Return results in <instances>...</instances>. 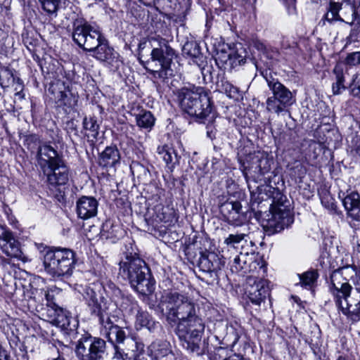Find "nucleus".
<instances>
[{
  "label": "nucleus",
  "mask_w": 360,
  "mask_h": 360,
  "mask_svg": "<svg viewBox=\"0 0 360 360\" xmlns=\"http://www.w3.org/2000/svg\"><path fill=\"white\" fill-rule=\"evenodd\" d=\"M158 307L167 321H179L176 335L183 347L191 353L202 354L200 344L205 324L196 315L191 300L178 292L165 290L160 298Z\"/></svg>",
  "instance_id": "obj_1"
},
{
  "label": "nucleus",
  "mask_w": 360,
  "mask_h": 360,
  "mask_svg": "<svg viewBox=\"0 0 360 360\" xmlns=\"http://www.w3.org/2000/svg\"><path fill=\"white\" fill-rule=\"evenodd\" d=\"M72 39L84 50L93 52L97 60L118 66L119 54L108 46L101 31L83 19H77L73 23Z\"/></svg>",
  "instance_id": "obj_2"
},
{
  "label": "nucleus",
  "mask_w": 360,
  "mask_h": 360,
  "mask_svg": "<svg viewBox=\"0 0 360 360\" xmlns=\"http://www.w3.org/2000/svg\"><path fill=\"white\" fill-rule=\"evenodd\" d=\"M346 269L347 267H343L332 274L330 290L342 312L352 322H356L360 320V287L352 288L342 278Z\"/></svg>",
  "instance_id": "obj_3"
},
{
  "label": "nucleus",
  "mask_w": 360,
  "mask_h": 360,
  "mask_svg": "<svg viewBox=\"0 0 360 360\" xmlns=\"http://www.w3.org/2000/svg\"><path fill=\"white\" fill-rule=\"evenodd\" d=\"M181 110L197 120L202 121L212 112L210 98L201 86L184 87L177 93Z\"/></svg>",
  "instance_id": "obj_4"
},
{
  "label": "nucleus",
  "mask_w": 360,
  "mask_h": 360,
  "mask_svg": "<svg viewBox=\"0 0 360 360\" xmlns=\"http://www.w3.org/2000/svg\"><path fill=\"white\" fill-rule=\"evenodd\" d=\"M149 269L145 262L136 255H127L120 262V274L129 280L131 287L142 295L151 293L153 282L147 278Z\"/></svg>",
  "instance_id": "obj_5"
},
{
  "label": "nucleus",
  "mask_w": 360,
  "mask_h": 360,
  "mask_svg": "<svg viewBox=\"0 0 360 360\" xmlns=\"http://www.w3.org/2000/svg\"><path fill=\"white\" fill-rule=\"evenodd\" d=\"M75 262V252L68 248L50 249L44 255L46 272L56 278L70 276Z\"/></svg>",
  "instance_id": "obj_6"
},
{
  "label": "nucleus",
  "mask_w": 360,
  "mask_h": 360,
  "mask_svg": "<svg viewBox=\"0 0 360 360\" xmlns=\"http://www.w3.org/2000/svg\"><path fill=\"white\" fill-rule=\"evenodd\" d=\"M266 82L273 94L266 102L268 111L279 115L295 102L292 93L277 79H266Z\"/></svg>",
  "instance_id": "obj_7"
},
{
  "label": "nucleus",
  "mask_w": 360,
  "mask_h": 360,
  "mask_svg": "<svg viewBox=\"0 0 360 360\" xmlns=\"http://www.w3.org/2000/svg\"><path fill=\"white\" fill-rule=\"evenodd\" d=\"M105 342L90 335H83L76 345V355L79 360H101L105 354Z\"/></svg>",
  "instance_id": "obj_8"
},
{
  "label": "nucleus",
  "mask_w": 360,
  "mask_h": 360,
  "mask_svg": "<svg viewBox=\"0 0 360 360\" xmlns=\"http://www.w3.org/2000/svg\"><path fill=\"white\" fill-rule=\"evenodd\" d=\"M159 47L154 48L151 51V59L158 61L160 66V70L153 72L155 77L165 79L167 77L168 71L173 58L175 56L174 50L168 44V41L162 38L159 39Z\"/></svg>",
  "instance_id": "obj_9"
},
{
  "label": "nucleus",
  "mask_w": 360,
  "mask_h": 360,
  "mask_svg": "<svg viewBox=\"0 0 360 360\" xmlns=\"http://www.w3.org/2000/svg\"><path fill=\"white\" fill-rule=\"evenodd\" d=\"M356 16L360 19V0L357 11H356L352 1L340 5L330 4L326 14V19L329 22L340 20L352 24L356 19Z\"/></svg>",
  "instance_id": "obj_10"
},
{
  "label": "nucleus",
  "mask_w": 360,
  "mask_h": 360,
  "mask_svg": "<svg viewBox=\"0 0 360 360\" xmlns=\"http://www.w3.org/2000/svg\"><path fill=\"white\" fill-rule=\"evenodd\" d=\"M293 222L290 209L284 205H274L271 207V217L266 227L271 233L280 232Z\"/></svg>",
  "instance_id": "obj_11"
},
{
  "label": "nucleus",
  "mask_w": 360,
  "mask_h": 360,
  "mask_svg": "<svg viewBox=\"0 0 360 360\" xmlns=\"http://www.w3.org/2000/svg\"><path fill=\"white\" fill-rule=\"evenodd\" d=\"M0 249L8 257L16 258L24 262L27 258L20 248L19 242L15 240L13 233L7 228L0 225Z\"/></svg>",
  "instance_id": "obj_12"
},
{
  "label": "nucleus",
  "mask_w": 360,
  "mask_h": 360,
  "mask_svg": "<svg viewBox=\"0 0 360 360\" xmlns=\"http://www.w3.org/2000/svg\"><path fill=\"white\" fill-rule=\"evenodd\" d=\"M246 293L252 303L259 305L269 295L268 281L250 276L247 278Z\"/></svg>",
  "instance_id": "obj_13"
},
{
  "label": "nucleus",
  "mask_w": 360,
  "mask_h": 360,
  "mask_svg": "<svg viewBox=\"0 0 360 360\" xmlns=\"http://www.w3.org/2000/svg\"><path fill=\"white\" fill-rule=\"evenodd\" d=\"M101 333L112 344L122 343L126 338L125 331L109 316L108 313H101L100 315Z\"/></svg>",
  "instance_id": "obj_14"
},
{
  "label": "nucleus",
  "mask_w": 360,
  "mask_h": 360,
  "mask_svg": "<svg viewBox=\"0 0 360 360\" xmlns=\"http://www.w3.org/2000/svg\"><path fill=\"white\" fill-rule=\"evenodd\" d=\"M37 160L39 166L43 172L49 170L56 163L63 160L62 158L50 145L44 144L40 146L37 150Z\"/></svg>",
  "instance_id": "obj_15"
},
{
  "label": "nucleus",
  "mask_w": 360,
  "mask_h": 360,
  "mask_svg": "<svg viewBox=\"0 0 360 360\" xmlns=\"http://www.w3.org/2000/svg\"><path fill=\"white\" fill-rule=\"evenodd\" d=\"M43 173L46 176L48 182L53 186L65 185L70 179V170L63 160Z\"/></svg>",
  "instance_id": "obj_16"
},
{
  "label": "nucleus",
  "mask_w": 360,
  "mask_h": 360,
  "mask_svg": "<svg viewBox=\"0 0 360 360\" xmlns=\"http://www.w3.org/2000/svg\"><path fill=\"white\" fill-rule=\"evenodd\" d=\"M241 209L242 205L240 202L233 201L223 204L221 211L230 224L239 226L245 220V216L241 212Z\"/></svg>",
  "instance_id": "obj_17"
},
{
  "label": "nucleus",
  "mask_w": 360,
  "mask_h": 360,
  "mask_svg": "<svg viewBox=\"0 0 360 360\" xmlns=\"http://www.w3.org/2000/svg\"><path fill=\"white\" fill-rule=\"evenodd\" d=\"M98 206V202L94 197L82 196L77 201V214L82 219H90L97 214Z\"/></svg>",
  "instance_id": "obj_18"
},
{
  "label": "nucleus",
  "mask_w": 360,
  "mask_h": 360,
  "mask_svg": "<svg viewBox=\"0 0 360 360\" xmlns=\"http://www.w3.org/2000/svg\"><path fill=\"white\" fill-rule=\"evenodd\" d=\"M224 262L213 252H203L199 259L198 266L205 272H214L220 270Z\"/></svg>",
  "instance_id": "obj_19"
},
{
  "label": "nucleus",
  "mask_w": 360,
  "mask_h": 360,
  "mask_svg": "<svg viewBox=\"0 0 360 360\" xmlns=\"http://www.w3.org/2000/svg\"><path fill=\"white\" fill-rule=\"evenodd\" d=\"M46 317L48 321L58 327L66 328L70 325V317L68 311L58 305L46 308Z\"/></svg>",
  "instance_id": "obj_20"
},
{
  "label": "nucleus",
  "mask_w": 360,
  "mask_h": 360,
  "mask_svg": "<svg viewBox=\"0 0 360 360\" xmlns=\"http://www.w3.org/2000/svg\"><path fill=\"white\" fill-rule=\"evenodd\" d=\"M342 204L347 217L360 221V195L354 191L348 193L343 198Z\"/></svg>",
  "instance_id": "obj_21"
},
{
  "label": "nucleus",
  "mask_w": 360,
  "mask_h": 360,
  "mask_svg": "<svg viewBox=\"0 0 360 360\" xmlns=\"http://www.w3.org/2000/svg\"><path fill=\"white\" fill-rule=\"evenodd\" d=\"M127 345L129 348L127 352L120 349L117 346H115V357L117 359H122L123 360H137V358L143 352V344L138 342L134 340H129L127 342Z\"/></svg>",
  "instance_id": "obj_22"
},
{
  "label": "nucleus",
  "mask_w": 360,
  "mask_h": 360,
  "mask_svg": "<svg viewBox=\"0 0 360 360\" xmlns=\"http://www.w3.org/2000/svg\"><path fill=\"white\" fill-rule=\"evenodd\" d=\"M120 154L115 146H108L100 154L98 164L101 167L109 168L115 167L120 162Z\"/></svg>",
  "instance_id": "obj_23"
},
{
  "label": "nucleus",
  "mask_w": 360,
  "mask_h": 360,
  "mask_svg": "<svg viewBox=\"0 0 360 360\" xmlns=\"http://www.w3.org/2000/svg\"><path fill=\"white\" fill-rule=\"evenodd\" d=\"M84 299L86 300L88 306L91 308L93 313L105 314L108 307H103L98 302V296L96 292L89 287H86L82 293Z\"/></svg>",
  "instance_id": "obj_24"
},
{
  "label": "nucleus",
  "mask_w": 360,
  "mask_h": 360,
  "mask_svg": "<svg viewBox=\"0 0 360 360\" xmlns=\"http://www.w3.org/2000/svg\"><path fill=\"white\" fill-rule=\"evenodd\" d=\"M217 61H220L221 63L234 68L237 65H241L245 63V58L235 51H231L226 53L224 51H221L217 53L216 58Z\"/></svg>",
  "instance_id": "obj_25"
},
{
  "label": "nucleus",
  "mask_w": 360,
  "mask_h": 360,
  "mask_svg": "<svg viewBox=\"0 0 360 360\" xmlns=\"http://www.w3.org/2000/svg\"><path fill=\"white\" fill-rule=\"evenodd\" d=\"M136 121L139 127L150 131L155 124V119L150 111L141 110L136 115Z\"/></svg>",
  "instance_id": "obj_26"
},
{
  "label": "nucleus",
  "mask_w": 360,
  "mask_h": 360,
  "mask_svg": "<svg viewBox=\"0 0 360 360\" xmlns=\"http://www.w3.org/2000/svg\"><path fill=\"white\" fill-rule=\"evenodd\" d=\"M150 354L155 359L167 356L169 352V344L165 341H155L148 348Z\"/></svg>",
  "instance_id": "obj_27"
},
{
  "label": "nucleus",
  "mask_w": 360,
  "mask_h": 360,
  "mask_svg": "<svg viewBox=\"0 0 360 360\" xmlns=\"http://www.w3.org/2000/svg\"><path fill=\"white\" fill-rule=\"evenodd\" d=\"M217 86L221 91H224L229 98L237 100L243 96L239 89L233 86L229 81L225 79H221L219 81L217 82Z\"/></svg>",
  "instance_id": "obj_28"
},
{
  "label": "nucleus",
  "mask_w": 360,
  "mask_h": 360,
  "mask_svg": "<svg viewBox=\"0 0 360 360\" xmlns=\"http://www.w3.org/2000/svg\"><path fill=\"white\" fill-rule=\"evenodd\" d=\"M17 77H14L12 70L8 68H3L0 70V85L6 89L13 84Z\"/></svg>",
  "instance_id": "obj_29"
},
{
  "label": "nucleus",
  "mask_w": 360,
  "mask_h": 360,
  "mask_svg": "<svg viewBox=\"0 0 360 360\" xmlns=\"http://www.w3.org/2000/svg\"><path fill=\"white\" fill-rule=\"evenodd\" d=\"M136 323L141 327H146L149 330H152L159 326V323H155L150 319L149 314L143 311H139L136 314Z\"/></svg>",
  "instance_id": "obj_30"
},
{
  "label": "nucleus",
  "mask_w": 360,
  "mask_h": 360,
  "mask_svg": "<svg viewBox=\"0 0 360 360\" xmlns=\"http://www.w3.org/2000/svg\"><path fill=\"white\" fill-rule=\"evenodd\" d=\"M300 283L302 287L311 288L318 278L316 271H309L299 275Z\"/></svg>",
  "instance_id": "obj_31"
},
{
  "label": "nucleus",
  "mask_w": 360,
  "mask_h": 360,
  "mask_svg": "<svg viewBox=\"0 0 360 360\" xmlns=\"http://www.w3.org/2000/svg\"><path fill=\"white\" fill-rule=\"evenodd\" d=\"M158 153L167 165L172 163L174 159L176 158L174 150L167 146H159Z\"/></svg>",
  "instance_id": "obj_32"
},
{
  "label": "nucleus",
  "mask_w": 360,
  "mask_h": 360,
  "mask_svg": "<svg viewBox=\"0 0 360 360\" xmlns=\"http://www.w3.org/2000/svg\"><path fill=\"white\" fill-rule=\"evenodd\" d=\"M42 9L49 14H55L59 9L62 0H39Z\"/></svg>",
  "instance_id": "obj_33"
},
{
  "label": "nucleus",
  "mask_w": 360,
  "mask_h": 360,
  "mask_svg": "<svg viewBox=\"0 0 360 360\" xmlns=\"http://www.w3.org/2000/svg\"><path fill=\"white\" fill-rule=\"evenodd\" d=\"M83 127L86 130L89 131V136L94 139H96L98 134L99 126L94 117H84L83 120Z\"/></svg>",
  "instance_id": "obj_34"
},
{
  "label": "nucleus",
  "mask_w": 360,
  "mask_h": 360,
  "mask_svg": "<svg viewBox=\"0 0 360 360\" xmlns=\"http://www.w3.org/2000/svg\"><path fill=\"white\" fill-rule=\"evenodd\" d=\"M59 290L56 287L49 288L47 290H41V294L45 296L46 303V308L53 307V305H57L54 302V297L56 293H58Z\"/></svg>",
  "instance_id": "obj_35"
},
{
  "label": "nucleus",
  "mask_w": 360,
  "mask_h": 360,
  "mask_svg": "<svg viewBox=\"0 0 360 360\" xmlns=\"http://www.w3.org/2000/svg\"><path fill=\"white\" fill-rule=\"evenodd\" d=\"M246 236L244 233L230 234L224 240V243L230 248H236Z\"/></svg>",
  "instance_id": "obj_36"
},
{
  "label": "nucleus",
  "mask_w": 360,
  "mask_h": 360,
  "mask_svg": "<svg viewBox=\"0 0 360 360\" xmlns=\"http://www.w3.org/2000/svg\"><path fill=\"white\" fill-rule=\"evenodd\" d=\"M321 204L329 210H333L336 207L335 200L329 193L323 195L321 197Z\"/></svg>",
  "instance_id": "obj_37"
},
{
  "label": "nucleus",
  "mask_w": 360,
  "mask_h": 360,
  "mask_svg": "<svg viewBox=\"0 0 360 360\" xmlns=\"http://www.w3.org/2000/svg\"><path fill=\"white\" fill-rule=\"evenodd\" d=\"M351 94L354 96L360 98V75H356L350 84Z\"/></svg>",
  "instance_id": "obj_38"
},
{
  "label": "nucleus",
  "mask_w": 360,
  "mask_h": 360,
  "mask_svg": "<svg viewBox=\"0 0 360 360\" xmlns=\"http://www.w3.org/2000/svg\"><path fill=\"white\" fill-rule=\"evenodd\" d=\"M345 62L352 66L360 65V51L349 53L345 58Z\"/></svg>",
  "instance_id": "obj_39"
},
{
  "label": "nucleus",
  "mask_w": 360,
  "mask_h": 360,
  "mask_svg": "<svg viewBox=\"0 0 360 360\" xmlns=\"http://www.w3.org/2000/svg\"><path fill=\"white\" fill-rule=\"evenodd\" d=\"M351 139L352 151H354L360 158V136L351 134L348 136Z\"/></svg>",
  "instance_id": "obj_40"
},
{
  "label": "nucleus",
  "mask_w": 360,
  "mask_h": 360,
  "mask_svg": "<svg viewBox=\"0 0 360 360\" xmlns=\"http://www.w3.org/2000/svg\"><path fill=\"white\" fill-rule=\"evenodd\" d=\"M333 74L335 76V80L337 82L344 84L345 77L342 65H341L340 64H337L333 69Z\"/></svg>",
  "instance_id": "obj_41"
},
{
  "label": "nucleus",
  "mask_w": 360,
  "mask_h": 360,
  "mask_svg": "<svg viewBox=\"0 0 360 360\" xmlns=\"http://www.w3.org/2000/svg\"><path fill=\"white\" fill-rule=\"evenodd\" d=\"M280 1H281L285 5L288 14L292 15V14L295 13V12H296L295 0H280Z\"/></svg>",
  "instance_id": "obj_42"
},
{
  "label": "nucleus",
  "mask_w": 360,
  "mask_h": 360,
  "mask_svg": "<svg viewBox=\"0 0 360 360\" xmlns=\"http://www.w3.org/2000/svg\"><path fill=\"white\" fill-rule=\"evenodd\" d=\"M241 257L240 256H236L234 259L233 264L231 265V269L233 272H238L240 270L244 269L243 265L240 264Z\"/></svg>",
  "instance_id": "obj_43"
},
{
  "label": "nucleus",
  "mask_w": 360,
  "mask_h": 360,
  "mask_svg": "<svg viewBox=\"0 0 360 360\" xmlns=\"http://www.w3.org/2000/svg\"><path fill=\"white\" fill-rule=\"evenodd\" d=\"M346 89L345 86L343 83H339V82H334L332 85V90L333 92V94L338 95L341 94L342 90H345Z\"/></svg>",
  "instance_id": "obj_44"
},
{
  "label": "nucleus",
  "mask_w": 360,
  "mask_h": 360,
  "mask_svg": "<svg viewBox=\"0 0 360 360\" xmlns=\"http://www.w3.org/2000/svg\"><path fill=\"white\" fill-rule=\"evenodd\" d=\"M67 94L63 91H60L57 95L55 96V98L57 100V102L60 103V105H67L68 103L66 102Z\"/></svg>",
  "instance_id": "obj_45"
},
{
  "label": "nucleus",
  "mask_w": 360,
  "mask_h": 360,
  "mask_svg": "<svg viewBox=\"0 0 360 360\" xmlns=\"http://www.w3.org/2000/svg\"><path fill=\"white\" fill-rule=\"evenodd\" d=\"M257 266H259V271H262L264 275L266 271L264 262L262 259H260L259 261L255 260L250 264V267H254L255 269H257Z\"/></svg>",
  "instance_id": "obj_46"
},
{
  "label": "nucleus",
  "mask_w": 360,
  "mask_h": 360,
  "mask_svg": "<svg viewBox=\"0 0 360 360\" xmlns=\"http://www.w3.org/2000/svg\"><path fill=\"white\" fill-rule=\"evenodd\" d=\"M13 84H15V87L14 89V90L16 91L15 95L20 96L21 92L23 89L22 81L20 78L17 77V79Z\"/></svg>",
  "instance_id": "obj_47"
},
{
  "label": "nucleus",
  "mask_w": 360,
  "mask_h": 360,
  "mask_svg": "<svg viewBox=\"0 0 360 360\" xmlns=\"http://www.w3.org/2000/svg\"><path fill=\"white\" fill-rule=\"evenodd\" d=\"M224 360H250L248 358H245L243 356L238 354H233L227 358H225Z\"/></svg>",
  "instance_id": "obj_48"
},
{
  "label": "nucleus",
  "mask_w": 360,
  "mask_h": 360,
  "mask_svg": "<svg viewBox=\"0 0 360 360\" xmlns=\"http://www.w3.org/2000/svg\"><path fill=\"white\" fill-rule=\"evenodd\" d=\"M0 360H9L7 352L0 346Z\"/></svg>",
  "instance_id": "obj_49"
},
{
  "label": "nucleus",
  "mask_w": 360,
  "mask_h": 360,
  "mask_svg": "<svg viewBox=\"0 0 360 360\" xmlns=\"http://www.w3.org/2000/svg\"><path fill=\"white\" fill-rule=\"evenodd\" d=\"M352 0H330V4H342L343 3L352 2Z\"/></svg>",
  "instance_id": "obj_50"
},
{
  "label": "nucleus",
  "mask_w": 360,
  "mask_h": 360,
  "mask_svg": "<svg viewBox=\"0 0 360 360\" xmlns=\"http://www.w3.org/2000/svg\"><path fill=\"white\" fill-rule=\"evenodd\" d=\"M255 46L258 50H264V45L261 42H256Z\"/></svg>",
  "instance_id": "obj_51"
},
{
  "label": "nucleus",
  "mask_w": 360,
  "mask_h": 360,
  "mask_svg": "<svg viewBox=\"0 0 360 360\" xmlns=\"http://www.w3.org/2000/svg\"><path fill=\"white\" fill-rule=\"evenodd\" d=\"M337 360H346V359L342 356H339Z\"/></svg>",
  "instance_id": "obj_52"
},
{
  "label": "nucleus",
  "mask_w": 360,
  "mask_h": 360,
  "mask_svg": "<svg viewBox=\"0 0 360 360\" xmlns=\"http://www.w3.org/2000/svg\"><path fill=\"white\" fill-rule=\"evenodd\" d=\"M54 360H65V359H60V358H58V359H55Z\"/></svg>",
  "instance_id": "obj_53"
},
{
  "label": "nucleus",
  "mask_w": 360,
  "mask_h": 360,
  "mask_svg": "<svg viewBox=\"0 0 360 360\" xmlns=\"http://www.w3.org/2000/svg\"><path fill=\"white\" fill-rule=\"evenodd\" d=\"M186 46H188V44H187V45L184 47V49H185V50L186 49Z\"/></svg>",
  "instance_id": "obj_54"
}]
</instances>
